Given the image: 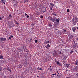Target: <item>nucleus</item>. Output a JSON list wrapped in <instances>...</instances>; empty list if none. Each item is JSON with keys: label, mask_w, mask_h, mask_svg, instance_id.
I'll return each instance as SVG.
<instances>
[{"label": "nucleus", "mask_w": 78, "mask_h": 78, "mask_svg": "<svg viewBox=\"0 0 78 78\" xmlns=\"http://www.w3.org/2000/svg\"><path fill=\"white\" fill-rule=\"evenodd\" d=\"M37 42H38V41H37V40H36L35 41V43H37Z\"/></svg>", "instance_id": "obj_28"}, {"label": "nucleus", "mask_w": 78, "mask_h": 78, "mask_svg": "<svg viewBox=\"0 0 78 78\" xmlns=\"http://www.w3.org/2000/svg\"><path fill=\"white\" fill-rule=\"evenodd\" d=\"M69 12V9H67V12Z\"/></svg>", "instance_id": "obj_30"}, {"label": "nucleus", "mask_w": 78, "mask_h": 78, "mask_svg": "<svg viewBox=\"0 0 78 78\" xmlns=\"http://www.w3.org/2000/svg\"><path fill=\"white\" fill-rule=\"evenodd\" d=\"M0 43H2V41H5L6 40V38L0 37Z\"/></svg>", "instance_id": "obj_1"}, {"label": "nucleus", "mask_w": 78, "mask_h": 78, "mask_svg": "<svg viewBox=\"0 0 78 78\" xmlns=\"http://www.w3.org/2000/svg\"><path fill=\"white\" fill-rule=\"evenodd\" d=\"M9 71L11 73V69H9Z\"/></svg>", "instance_id": "obj_37"}, {"label": "nucleus", "mask_w": 78, "mask_h": 78, "mask_svg": "<svg viewBox=\"0 0 78 78\" xmlns=\"http://www.w3.org/2000/svg\"><path fill=\"white\" fill-rule=\"evenodd\" d=\"M72 30L73 32H75V31L76 30V28L75 27H73L72 28Z\"/></svg>", "instance_id": "obj_9"}, {"label": "nucleus", "mask_w": 78, "mask_h": 78, "mask_svg": "<svg viewBox=\"0 0 78 78\" xmlns=\"http://www.w3.org/2000/svg\"><path fill=\"white\" fill-rule=\"evenodd\" d=\"M49 19L51 20H52V21L53 22H55V19H53V18L51 17L50 16H49L48 17Z\"/></svg>", "instance_id": "obj_3"}, {"label": "nucleus", "mask_w": 78, "mask_h": 78, "mask_svg": "<svg viewBox=\"0 0 78 78\" xmlns=\"http://www.w3.org/2000/svg\"><path fill=\"white\" fill-rule=\"evenodd\" d=\"M54 75H55V76L56 75V73L55 74H54Z\"/></svg>", "instance_id": "obj_49"}, {"label": "nucleus", "mask_w": 78, "mask_h": 78, "mask_svg": "<svg viewBox=\"0 0 78 78\" xmlns=\"http://www.w3.org/2000/svg\"><path fill=\"white\" fill-rule=\"evenodd\" d=\"M2 70V67L0 66V72H1Z\"/></svg>", "instance_id": "obj_22"}, {"label": "nucleus", "mask_w": 78, "mask_h": 78, "mask_svg": "<svg viewBox=\"0 0 78 78\" xmlns=\"http://www.w3.org/2000/svg\"><path fill=\"white\" fill-rule=\"evenodd\" d=\"M73 51H71V52H70V53H73Z\"/></svg>", "instance_id": "obj_39"}, {"label": "nucleus", "mask_w": 78, "mask_h": 78, "mask_svg": "<svg viewBox=\"0 0 78 78\" xmlns=\"http://www.w3.org/2000/svg\"><path fill=\"white\" fill-rule=\"evenodd\" d=\"M13 37H14L13 36L11 35V36L10 37H9V39H11V37L13 38Z\"/></svg>", "instance_id": "obj_13"}, {"label": "nucleus", "mask_w": 78, "mask_h": 78, "mask_svg": "<svg viewBox=\"0 0 78 78\" xmlns=\"http://www.w3.org/2000/svg\"><path fill=\"white\" fill-rule=\"evenodd\" d=\"M15 23H16V24H17V25H19V23L18 22H17V21H16V22Z\"/></svg>", "instance_id": "obj_21"}, {"label": "nucleus", "mask_w": 78, "mask_h": 78, "mask_svg": "<svg viewBox=\"0 0 78 78\" xmlns=\"http://www.w3.org/2000/svg\"><path fill=\"white\" fill-rule=\"evenodd\" d=\"M77 40H78V38H77Z\"/></svg>", "instance_id": "obj_62"}, {"label": "nucleus", "mask_w": 78, "mask_h": 78, "mask_svg": "<svg viewBox=\"0 0 78 78\" xmlns=\"http://www.w3.org/2000/svg\"><path fill=\"white\" fill-rule=\"evenodd\" d=\"M53 6H54V4H53L52 3L50 4V8H53Z\"/></svg>", "instance_id": "obj_8"}, {"label": "nucleus", "mask_w": 78, "mask_h": 78, "mask_svg": "<svg viewBox=\"0 0 78 78\" xmlns=\"http://www.w3.org/2000/svg\"><path fill=\"white\" fill-rule=\"evenodd\" d=\"M53 15H54V16H55V17H56V16H57V15H56V13H55V12L53 13Z\"/></svg>", "instance_id": "obj_14"}, {"label": "nucleus", "mask_w": 78, "mask_h": 78, "mask_svg": "<svg viewBox=\"0 0 78 78\" xmlns=\"http://www.w3.org/2000/svg\"><path fill=\"white\" fill-rule=\"evenodd\" d=\"M11 27H12V26H11Z\"/></svg>", "instance_id": "obj_61"}, {"label": "nucleus", "mask_w": 78, "mask_h": 78, "mask_svg": "<svg viewBox=\"0 0 78 78\" xmlns=\"http://www.w3.org/2000/svg\"><path fill=\"white\" fill-rule=\"evenodd\" d=\"M4 69H6V68H5Z\"/></svg>", "instance_id": "obj_58"}, {"label": "nucleus", "mask_w": 78, "mask_h": 78, "mask_svg": "<svg viewBox=\"0 0 78 78\" xmlns=\"http://www.w3.org/2000/svg\"><path fill=\"white\" fill-rule=\"evenodd\" d=\"M70 38L71 39H73V35H70Z\"/></svg>", "instance_id": "obj_12"}, {"label": "nucleus", "mask_w": 78, "mask_h": 78, "mask_svg": "<svg viewBox=\"0 0 78 78\" xmlns=\"http://www.w3.org/2000/svg\"><path fill=\"white\" fill-rule=\"evenodd\" d=\"M75 20H76V22H78V18H76Z\"/></svg>", "instance_id": "obj_20"}, {"label": "nucleus", "mask_w": 78, "mask_h": 78, "mask_svg": "<svg viewBox=\"0 0 78 78\" xmlns=\"http://www.w3.org/2000/svg\"><path fill=\"white\" fill-rule=\"evenodd\" d=\"M56 55H58V54L56 53Z\"/></svg>", "instance_id": "obj_51"}, {"label": "nucleus", "mask_w": 78, "mask_h": 78, "mask_svg": "<svg viewBox=\"0 0 78 78\" xmlns=\"http://www.w3.org/2000/svg\"><path fill=\"white\" fill-rule=\"evenodd\" d=\"M78 71V66H76V67L73 68V71L74 72H76Z\"/></svg>", "instance_id": "obj_2"}, {"label": "nucleus", "mask_w": 78, "mask_h": 78, "mask_svg": "<svg viewBox=\"0 0 78 78\" xmlns=\"http://www.w3.org/2000/svg\"><path fill=\"white\" fill-rule=\"evenodd\" d=\"M9 17L10 18H11V17H12V15H11V14H9Z\"/></svg>", "instance_id": "obj_25"}, {"label": "nucleus", "mask_w": 78, "mask_h": 78, "mask_svg": "<svg viewBox=\"0 0 78 78\" xmlns=\"http://www.w3.org/2000/svg\"><path fill=\"white\" fill-rule=\"evenodd\" d=\"M25 48H26V46H23V49H24V48H25Z\"/></svg>", "instance_id": "obj_27"}, {"label": "nucleus", "mask_w": 78, "mask_h": 78, "mask_svg": "<svg viewBox=\"0 0 78 78\" xmlns=\"http://www.w3.org/2000/svg\"><path fill=\"white\" fill-rule=\"evenodd\" d=\"M57 34H58V36H60V35L61 34V32L58 31L57 32Z\"/></svg>", "instance_id": "obj_10"}, {"label": "nucleus", "mask_w": 78, "mask_h": 78, "mask_svg": "<svg viewBox=\"0 0 78 78\" xmlns=\"http://www.w3.org/2000/svg\"><path fill=\"white\" fill-rule=\"evenodd\" d=\"M0 59H3V56L2 55H0Z\"/></svg>", "instance_id": "obj_16"}, {"label": "nucleus", "mask_w": 78, "mask_h": 78, "mask_svg": "<svg viewBox=\"0 0 78 78\" xmlns=\"http://www.w3.org/2000/svg\"><path fill=\"white\" fill-rule=\"evenodd\" d=\"M10 69H9V68H7V70L9 71Z\"/></svg>", "instance_id": "obj_42"}, {"label": "nucleus", "mask_w": 78, "mask_h": 78, "mask_svg": "<svg viewBox=\"0 0 78 78\" xmlns=\"http://www.w3.org/2000/svg\"><path fill=\"white\" fill-rule=\"evenodd\" d=\"M66 66L67 67H69V64H66Z\"/></svg>", "instance_id": "obj_26"}, {"label": "nucleus", "mask_w": 78, "mask_h": 78, "mask_svg": "<svg viewBox=\"0 0 78 78\" xmlns=\"http://www.w3.org/2000/svg\"><path fill=\"white\" fill-rule=\"evenodd\" d=\"M50 41H45V42H44V44H49V42Z\"/></svg>", "instance_id": "obj_18"}, {"label": "nucleus", "mask_w": 78, "mask_h": 78, "mask_svg": "<svg viewBox=\"0 0 78 78\" xmlns=\"http://www.w3.org/2000/svg\"><path fill=\"white\" fill-rule=\"evenodd\" d=\"M55 62L56 63H57V60H56V59H55Z\"/></svg>", "instance_id": "obj_29"}, {"label": "nucleus", "mask_w": 78, "mask_h": 78, "mask_svg": "<svg viewBox=\"0 0 78 78\" xmlns=\"http://www.w3.org/2000/svg\"><path fill=\"white\" fill-rule=\"evenodd\" d=\"M44 11H45V9H44Z\"/></svg>", "instance_id": "obj_60"}, {"label": "nucleus", "mask_w": 78, "mask_h": 78, "mask_svg": "<svg viewBox=\"0 0 78 78\" xmlns=\"http://www.w3.org/2000/svg\"><path fill=\"white\" fill-rule=\"evenodd\" d=\"M51 26H52V25H50V27H51Z\"/></svg>", "instance_id": "obj_57"}, {"label": "nucleus", "mask_w": 78, "mask_h": 78, "mask_svg": "<svg viewBox=\"0 0 78 78\" xmlns=\"http://www.w3.org/2000/svg\"><path fill=\"white\" fill-rule=\"evenodd\" d=\"M56 64L57 65V66L59 65V66H62V64L60 63L59 61H57Z\"/></svg>", "instance_id": "obj_6"}, {"label": "nucleus", "mask_w": 78, "mask_h": 78, "mask_svg": "<svg viewBox=\"0 0 78 78\" xmlns=\"http://www.w3.org/2000/svg\"><path fill=\"white\" fill-rule=\"evenodd\" d=\"M51 25H50V24H48V26H50Z\"/></svg>", "instance_id": "obj_47"}, {"label": "nucleus", "mask_w": 78, "mask_h": 78, "mask_svg": "<svg viewBox=\"0 0 78 78\" xmlns=\"http://www.w3.org/2000/svg\"><path fill=\"white\" fill-rule=\"evenodd\" d=\"M52 75L53 76V75H54V74H52Z\"/></svg>", "instance_id": "obj_53"}, {"label": "nucleus", "mask_w": 78, "mask_h": 78, "mask_svg": "<svg viewBox=\"0 0 78 78\" xmlns=\"http://www.w3.org/2000/svg\"><path fill=\"white\" fill-rule=\"evenodd\" d=\"M5 2H6V1L5 0H2L1 1L0 3H4V5H5Z\"/></svg>", "instance_id": "obj_7"}, {"label": "nucleus", "mask_w": 78, "mask_h": 78, "mask_svg": "<svg viewBox=\"0 0 78 78\" xmlns=\"http://www.w3.org/2000/svg\"><path fill=\"white\" fill-rule=\"evenodd\" d=\"M25 16H27V13H25Z\"/></svg>", "instance_id": "obj_38"}, {"label": "nucleus", "mask_w": 78, "mask_h": 78, "mask_svg": "<svg viewBox=\"0 0 78 78\" xmlns=\"http://www.w3.org/2000/svg\"><path fill=\"white\" fill-rule=\"evenodd\" d=\"M52 8H50V10H52Z\"/></svg>", "instance_id": "obj_43"}, {"label": "nucleus", "mask_w": 78, "mask_h": 78, "mask_svg": "<svg viewBox=\"0 0 78 78\" xmlns=\"http://www.w3.org/2000/svg\"><path fill=\"white\" fill-rule=\"evenodd\" d=\"M26 52H28V50L26 49Z\"/></svg>", "instance_id": "obj_34"}, {"label": "nucleus", "mask_w": 78, "mask_h": 78, "mask_svg": "<svg viewBox=\"0 0 78 78\" xmlns=\"http://www.w3.org/2000/svg\"><path fill=\"white\" fill-rule=\"evenodd\" d=\"M30 0H24V3H25V2H28Z\"/></svg>", "instance_id": "obj_19"}, {"label": "nucleus", "mask_w": 78, "mask_h": 78, "mask_svg": "<svg viewBox=\"0 0 78 78\" xmlns=\"http://www.w3.org/2000/svg\"><path fill=\"white\" fill-rule=\"evenodd\" d=\"M73 24H74V25H75L76 24V23H77V21H76V20L73 19Z\"/></svg>", "instance_id": "obj_4"}, {"label": "nucleus", "mask_w": 78, "mask_h": 78, "mask_svg": "<svg viewBox=\"0 0 78 78\" xmlns=\"http://www.w3.org/2000/svg\"><path fill=\"white\" fill-rule=\"evenodd\" d=\"M4 78H6V76H4Z\"/></svg>", "instance_id": "obj_44"}, {"label": "nucleus", "mask_w": 78, "mask_h": 78, "mask_svg": "<svg viewBox=\"0 0 78 78\" xmlns=\"http://www.w3.org/2000/svg\"><path fill=\"white\" fill-rule=\"evenodd\" d=\"M76 75H77V76H78V73H77L76 74Z\"/></svg>", "instance_id": "obj_45"}, {"label": "nucleus", "mask_w": 78, "mask_h": 78, "mask_svg": "<svg viewBox=\"0 0 78 78\" xmlns=\"http://www.w3.org/2000/svg\"><path fill=\"white\" fill-rule=\"evenodd\" d=\"M59 53V54H62V52L61 51H60Z\"/></svg>", "instance_id": "obj_36"}, {"label": "nucleus", "mask_w": 78, "mask_h": 78, "mask_svg": "<svg viewBox=\"0 0 78 78\" xmlns=\"http://www.w3.org/2000/svg\"><path fill=\"white\" fill-rule=\"evenodd\" d=\"M44 9H45V11L43 12H45V11H46V8H45Z\"/></svg>", "instance_id": "obj_32"}, {"label": "nucleus", "mask_w": 78, "mask_h": 78, "mask_svg": "<svg viewBox=\"0 0 78 78\" xmlns=\"http://www.w3.org/2000/svg\"><path fill=\"white\" fill-rule=\"evenodd\" d=\"M76 51V52H77V51Z\"/></svg>", "instance_id": "obj_59"}, {"label": "nucleus", "mask_w": 78, "mask_h": 78, "mask_svg": "<svg viewBox=\"0 0 78 78\" xmlns=\"http://www.w3.org/2000/svg\"><path fill=\"white\" fill-rule=\"evenodd\" d=\"M24 51H25V49L24 50Z\"/></svg>", "instance_id": "obj_54"}, {"label": "nucleus", "mask_w": 78, "mask_h": 78, "mask_svg": "<svg viewBox=\"0 0 78 78\" xmlns=\"http://www.w3.org/2000/svg\"><path fill=\"white\" fill-rule=\"evenodd\" d=\"M63 30L65 32H66V31H67V29H66V28H64L63 29Z\"/></svg>", "instance_id": "obj_17"}, {"label": "nucleus", "mask_w": 78, "mask_h": 78, "mask_svg": "<svg viewBox=\"0 0 78 78\" xmlns=\"http://www.w3.org/2000/svg\"><path fill=\"white\" fill-rule=\"evenodd\" d=\"M17 21H16V20H14V22H16Z\"/></svg>", "instance_id": "obj_41"}, {"label": "nucleus", "mask_w": 78, "mask_h": 78, "mask_svg": "<svg viewBox=\"0 0 78 78\" xmlns=\"http://www.w3.org/2000/svg\"><path fill=\"white\" fill-rule=\"evenodd\" d=\"M69 69L66 70V73H67V71H69Z\"/></svg>", "instance_id": "obj_35"}, {"label": "nucleus", "mask_w": 78, "mask_h": 78, "mask_svg": "<svg viewBox=\"0 0 78 78\" xmlns=\"http://www.w3.org/2000/svg\"><path fill=\"white\" fill-rule=\"evenodd\" d=\"M76 28H77V29L78 30V27H76Z\"/></svg>", "instance_id": "obj_48"}, {"label": "nucleus", "mask_w": 78, "mask_h": 78, "mask_svg": "<svg viewBox=\"0 0 78 78\" xmlns=\"http://www.w3.org/2000/svg\"><path fill=\"white\" fill-rule=\"evenodd\" d=\"M63 34H66L64 33V32H63Z\"/></svg>", "instance_id": "obj_52"}, {"label": "nucleus", "mask_w": 78, "mask_h": 78, "mask_svg": "<svg viewBox=\"0 0 78 78\" xmlns=\"http://www.w3.org/2000/svg\"><path fill=\"white\" fill-rule=\"evenodd\" d=\"M77 47V44H76L75 43V44H73V45L72 47L73 49H75V47Z\"/></svg>", "instance_id": "obj_5"}, {"label": "nucleus", "mask_w": 78, "mask_h": 78, "mask_svg": "<svg viewBox=\"0 0 78 78\" xmlns=\"http://www.w3.org/2000/svg\"><path fill=\"white\" fill-rule=\"evenodd\" d=\"M2 18H4V16H2Z\"/></svg>", "instance_id": "obj_56"}, {"label": "nucleus", "mask_w": 78, "mask_h": 78, "mask_svg": "<svg viewBox=\"0 0 78 78\" xmlns=\"http://www.w3.org/2000/svg\"><path fill=\"white\" fill-rule=\"evenodd\" d=\"M43 17H43V16H41V19H43Z\"/></svg>", "instance_id": "obj_31"}, {"label": "nucleus", "mask_w": 78, "mask_h": 78, "mask_svg": "<svg viewBox=\"0 0 78 78\" xmlns=\"http://www.w3.org/2000/svg\"><path fill=\"white\" fill-rule=\"evenodd\" d=\"M59 20H60L59 19V20H58V19H57L56 20V22H57V23H59Z\"/></svg>", "instance_id": "obj_11"}, {"label": "nucleus", "mask_w": 78, "mask_h": 78, "mask_svg": "<svg viewBox=\"0 0 78 78\" xmlns=\"http://www.w3.org/2000/svg\"><path fill=\"white\" fill-rule=\"evenodd\" d=\"M37 69H38V70H42V68H40L39 67H38Z\"/></svg>", "instance_id": "obj_23"}, {"label": "nucleus", "mask_w": 78, "mask_h": 78, "mask_svg": "<svg viewBox=\"0 0 78 78\" xmlns=\"http://www.w3.org/2000/svg\"><path fill=\"white\" fill-rule=\"evenodd\" d=\"M24 63L25 65H27V60H26Z\"/></svg>", "instance_id": "obj_15"}, {"label": "nucleus", "mask_w": 78, "mask_h": 78, "mask_svg": "<svg viewBox=\"0 0 78 78\" xmlns=\"http://www.w3.org/2000/svg\"><path fill=\"white\" fill-rule=\"evenodd\" d=\"M67 67L68 69L69 68V66H67Z\"/></svg>", "instance_id": "obj_55"}, {"label": "nucleus", "mask_w": 78, "mask_h": 78, "mask_svg": "<svg viewBox=\"0 0 78 78\" xmlns=\"http://www.w3.org/2000/svg\"><path fill=\"white\" fill-rule=\"evenodd\" d=\"M37 77L38 78H39V76H37Z\"/></svg>", "instance_id": "obj_46"}, {"label": "nucleus", "mask_w": 78, "mask_h": 78, "mask_svg": "<svg viewBox=\"0 0 78 78\" xmlns=\"http://www.w3.org/2000/svg\"><path fill=\"white\" fill-rule=\"evenodd\" d=\"M0 20H2V18L0 17Z\"/></svg>", "instance_id": "obj_33"}, {"label": "nucleus", "mask_w": 78, "mask_h": 78, "mask_svg": "<svg viewBox=\"0 0 78 78\" xmlns=\"http://www.w3.org/2000/svg\"><path fill=\"white\" fill-rule=\"evenodd\" d=\"M56 73H58V71H57L56 72Z\"/></svg>", "instance_id": "obj_50"}, {"label": "nucleus", "mask_w": 78, "mask_h": 78, "mask_svg": "<svg viewBox=\"0 0 78 78\" xmlns=\"http://www.w3.org/2000/svg\"><path fill=\"white\" fill-rule=\"evenodd\" d=\"M47 46L48 47V48H49V47H50V45H49V44H48L47 45Z\"/></svg>", "instance_id": "obj_24"}, {"label": "nucleus", "mask_w": 78, "mask_h": 78, "mask_svg": "<svg viewBox=\"0 0 78 78\" xmlns=\"http://www.w3.org/2000/svg\"><path fill=\"white\" fill-rule=\"evenodd\" d=\"M27 18H28V17H29V16H28V15H27Z\"/></svg>", "instance_id": "obj_40"}]
</instances>
